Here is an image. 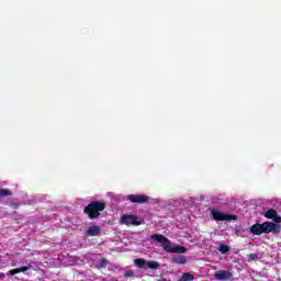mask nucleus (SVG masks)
<instances>
[{
	"instance_id": "9",
	"label": "nucleus",
	"mask_w": 281,
	"mask_h": 281,
	"mask_svg": "<svg viewBox=\"0 0 281 281\" xmlns=\"http://www.w3.org/2000/svg\"><path fill=\"white\" fill-rule=\"evenodd\" d=\"M170 262H172V265H186L188 262V257L178 255L172 257Z\"/></svg>"
},
{
	"instance_id": "19",
	"label": "nucleus",
	"mask_w": 281,
	"mask_h": 281,
	"mask_svg": "<svg viewBox=\"0 0 281 281\" xmlns=\"http://www.w3.org/2000/svg\"><path fill=\"white\" fill-rule=\"evenodd\" d=\"M18 269H19L20 273H25V271H30L31 267L24 266V267H21Z\"/></svg>"
},
{
	"instance_id": "14",
	"label": "nucleus",
	"mask_w": 281,
	"mask_h": 281,
	"mask_svg": "<svg viewBox=\"0 0 281 281\" xmlns=\"http://www.w3.org/2000/svg\"><path fill=\"white\" fill-rule=\"evenodd\" d=\"M192 280H194V276L192 273L184 272L182 274V281H192Z\"/></svg>"
},
{
	"instance_id": "17",
	"label": "nucleus",
	"mask_w": 281,
	"mask_h": 281,
	"mask_svg": "<svg viewBox=\"0 0 281 281\" xmlns=\"http://www.w3.org/2000/svg\"><path fill=\"white\" fill-rule=\"evenodd\" d=\"M135 277V272H133V270H126L124 273V278H134Z\"/></svg>"
},
{
	"instance_id": "10",
	"label": "nucleus",
	"mask_w": 281,
	"mask_h": 281,
	"mask_svg": "<svg viewBox=\"0 0 281 281\" xmlns=\"http://www.w3.org/2000/svg\"><path fill=\"white\" fill-rule=\"evenodd\" d=\"M100 232H101L100 226H90L87 229L86 235L87 236H100Z\"/></svg>"
},
{
	"instance_id": "5",
	"label": "nucleus",
	"mask_w": 281,
	"mask_h": 281,
	"mask_svg": "<svg viewBox=\"0 0 281 281\" xmlns=\"http://www.w3.org/2000/svg\"><path fill=\"white\" fill-rule=\"evenodd\" d=\"M213 221H238V216L224 214L216 209L211 210Z\"/></svg>"
},
{
	"instance_id": "3",
	"label": "nucleus",
	"mask_w": 281,
	"mask_h": 281,
	"mask_svg": "<svg viewBox=\"0 0 281 281\" xmlns=\"http://www.w3.org/2000/svg\"><path fill=\"white\" fill-rule=\"evenodd\" d=\"M104 210H106V203L92 201L83 209V212L88 215L90 221H95V218H100V212H104Z\"/></svg>"
},
{
	"instance_id": "2",
	"label": "nucleus",
	"mask_w": 281,
	"mask_h": 281,
	"mask_svg": "<svg viewBox=\"0 0 281 281\" xmlns=\"http://www.w3.org/2000/svg\"><path fill=\"white\" fill-rule=\"evenodd\" d=\"M150 238L151 240H156V243L162 245L165 251H167L168 254H186V251H188V249L183 246L172 247V243L170 241V239L161 234H154L150 236Z\"/></svg>"
},
{
	"instance_id": "7",
	"label": "nucleus",
	"mask_w": 281,
	"mask_h": 281,
	"mask_svg": "<svg viewBox=\"0 0 281 281\" xmlns=\"http://www.w3.org/2000/svg\"><path fill=\"white\" fill-rule=\"evenodd\" d=\"M265 217L274 221V223H281V216H279V215H278V211H276V210H273V209H269V210L265 213Z\"/></svg>"
},
{
	"instance_id": "20",
	"label": "nucleus",
	"mask_w": 281,
	"mask_h": 281,
	"mask_svg": "<svg viewBox=\"0 0 281 281\" xmlns=\"http://www.w3.org/2000/svg\"><path fill=\"white\" fill-rule=\"evenodd\" d=\"M248 258H249V260H258V255L257 254H249Z\"/></svg>"
},
{
	"instance_id": "6",
	"label": "nucleus",
	"mask_w": 281,
	"mask_h": 281,
	"mask_svg": "<svg viewBox=\"0 0 281 281\" xmlns=\"http://www.w3.org/2000/svg\"><path fill=\"white\" fill-rule=\"evenodd\" d=\"M127 201H130V203L143 205L144 203H148V201H150V196L146 194H130L127 195Z\"/></svg>"
},
{
	"instance_id": "18",
	"label": "nucleus",
	"mask_w": 281,
	"mask_h": 281,
	"mask_svg": "<svg viewBox=\"0 0 281 281\" xmlns=\"http://www.w3.org/2000/svg\"><path fill=\"white\" fill-rule=\"evenodd\" d=\"M16 273H21L19 268L12 269L8 272V276H16Z\"/></svg>"
},
{
	"instance_id": "12",
	"label": "nucleus",
	"mask_w": 281,
	"mask_h": 281,
	"mask_svg": "<svg viewBox=\"0 0 281 281\" xmlns=\"http://www.w3.org/2000/svg\"><path fill=\"white\" fill-rule=\"evenodd\" d=\"M106 265H109L108 259H101L98 263H97V269H105Z\"/></svg>"
},
{
	"instance_id": "11",
	"label": "nucleus",
	"mask_w": 281,
	"mask_h": 281,
	"mask_svg": "<svg viewBox=\"0 0 281 281\" xmlns=\"http://www.w3.org/2000/svg\"><path fill=\"white\" fill-rule=\"evenodd\" d=\"M134 263L138 267V269H144L146 267V260L145 259H135Z\"/></svg>"
},
{
	"instance_id": "15",
	"label": "nucleus",
	"mask_w": 281,
	"mask_h": 281,
	"mask_svg": "<svg viewBox=\"0 0 281 281\" xmlns=\"http://www.w3.org/2000/svg\"><path fill=\"white\" fill-rule=\"evenodd\" d=\"M218 251H221V254H227V252H229V246L221 244L218 246Z\"/></svg>"
},
{
	"instance_id": "16",
	"label": "nucleus",
	"mask_w": 281,
	"mask_h": 281,
	"mask_svg": "<svg viewBox=\"0 0 281 281\" xmlns=\"http://www.w3.org/2000/svg\"><path fill=\"white\" fill-rule=\"evenodd\" d=\"M148 269H159V262L157 261H149L147 262Z\"/></svg>"
},
{
	"instance_id": "8",
	"label": "nucleus",
	"mask_w": 281,
	"mask_h": 281,
	"mask_svg": "<svg viewBox=\"0 0 281 281\" xmlns=\"http://www.w3.org/2000/svg\"><path fill=\"white\" fill-rule=\"evenodd\" d=\"M233 276L234 274L227 270H220L214 274L216 280H232Z\"/></svg>"
},
{
	"instance_id": "4",
	"label": "nucleus",
	"mask_w": 281,
	"mask_h": 281,
	"mask_svg": "<svg viewBox=\"0 0 281 281\" xmlns=\"http://www.w3.org/2000/svg\"><path fill=\"white\" fill-rule=\"evenodd\" d=\"M122 225H126L127 227H131V225H134L137 227L138 225H142L144 223V220L142 217H137L136 215H122L121 217Z\"/></svg>"
},
{
	"instance_id": "13",
	"label": "nucleus",
	"mask_w": 281,
	"mask_h": 281,
	"mask_svg": "<svg viewBox=\"0 0 281 281\" xmlns=\"http://www.w3.org/2000/svg\"><path fill=\"white\" fill-rule=\"evenodd\" d=\"M5 196H12V191L8 189H0V199H3Z\"/></svg>"
},
{
	"instance_id": "21",
	"label": "nucleus",
	"mask_w": 281,
	"mask_h": 281,
	"mask_svg": "<svg viewBox=\"0 0 281 281\" xmlns=\"http://www.w3.org/2000/svg\"><path fill=\"white\" fill-rule=\"evenodd\" d=\"M3 278H5V274L0 272V279H3Z\"/></svg>"
},
{
	"instance_id": "1",
	"label": "nucleus",
	"mask_w": 281,
	"mask_h": 281,
	"mask_svg": "<svg viewBox=\"0 0 281 281\" xmlns=\"http://www.w3.org/2000/svg\"><path fill=\"white\" fill-rule=\"evenodd\" d=\"M281 226L273 222H263L262 224L256 223L250 226V234L252 236H260L262 234H280Z\"/></svg>"
}]
</instances>
